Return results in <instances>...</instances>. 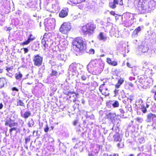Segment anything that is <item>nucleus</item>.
I'll list each match as a JSON object with an SVG mask.
<instances>
[{
	"mask_svg": "<svg viewBox=\"0 0 156 156\" xmlns=\"http://www.w3.org/2000/svg\"><path fill=\"white\" fill-rule=\"evenodd\" d=\"M149 48L147 43L143 42L141 45L138 46L136 51V54L140 55L143 53L148 52Z\"/></svg>",
	"mask_w": 156,
	"mask_h": 156,
	"instance_id": "obj_5",
	"label": "nucleus"
},
{
	"mask_svg": "<svg viewBox=\"0 0 156 156\" xmlns=\"http://www.w3.org/2000/svg\"><path fill=\"white\" fill-rule=\"evenodd\" d=\"M85 116H86V118L87 120L89 119L91 120L94 119V116L90 112L87 113V112H86Z\"/></svg>",
	"mask_w": 156,
	"mask_h": 156,
	"instance_id": "obj_28",
	"label": "nucleus"
},
{
	"mask_svg": "<svg viewBox=\"0 0 156 156\" xmlns=\"http://www.w3.org/2000/svg\"><path fill=\"white\" fill-rule=\"evenodd\" d=\"M141 30V28L140 26L136 28L133 31L132 34V37L133 38H135L138 35L139 32Z\"/></svg>",
	"mask_w": 156,
	"mask_h": 156,
	"instance_id": "obj_19",
	"label": "nucleus"
},
{
	"mask_svg": "<svg viewBox=\"0 0 156 156\" xmlns=\"http://www.w3.org/2000/svg\"><path fill=\"white\" fill-rule=\"evenodd\" d=\"M143 101L141 99H138L136 102V105L138 107L140 106V105H143Z\"/></svg>",
	"mask_w": 156,
	"mask_h": 156,
	"instance_id": "obj_35",
	"label": "nucleus"
},
{
	"mask_svg": "<svg viewBox=\"0 0 156 156\" xmlns=\"http://www.w3.org/2000/svg\"><path fill=\"white\" fill-rule=\"evenodd\" d=\"M134 19H130L129 20L122 21V24L126 27H129L132 25L134 22Z\"/></svg>",
	"mask_w": 156,
	"mask_h": 156,
	"instance_id": "obj_15",
	"label": "nucleus"
},
{
	"mask_svg": "<svg viewBox=\"0 0 156 156\" xmlns=\"http://www.w3.org/2000/svg\"><path fill=\"white\" fill-rule=\"evenodd\" d=\"M138 141L140 144H143L145 141V140L143 137H140L138 139Z\"/></svg>",
	"mask_w": 156,
	"mask_h": 156,
	"instance_id": "obj_42",
	"label": "nucleus"
},
{
	"mask_svg": "<svg viewBox=\"0 0 156 156\" xmlns=\"http://www.w3.org/2000/svg\"><path fill=\"white\" fill-rule=\"evenodd\" d=\"M34 122L33 119H32L29 121L27 125L28 127H31L32 126H33L34 125Z\"/></svg>",
	"mask_w": 156,
	"mask_h": 156,
	"instance_id": "obj_40",
	"label": "nucleus"
},
{
	"mask_svg": "<svg viewBox=\"0 0 156 156\" xmlns=\"http://www.w3.org/2000/svg\"><path fill=\"white\" fill-rule=\"evenodd\" d=\"M134 3L141 13L149 12L154 10L156 5V2L153 0H137Z\"/></svg>",
	"mask_w": 156,
	"mask_h": 156,
	"instance_id": "obj_1",
	"label": "nucleus"
},
{
	"mask_svg": "<svg viewBox=\"0 0 156 156\" xmlns=\"http://www.w3.org/2000/svg\"><path fill=\"white\" fill-rule=\"evenodd\" d=\"M98 39L100 40L105 41L107 40L106 35L102 32H100L98 35Z\"/></svg>",
	"mask_w": 156,
	"mask_h": 156,
	"instance_id": "obj_23",
	"label": "nucleus"
},
{
	"mask_svg": "<svg viewBox=\"0 0 156 156\" xmlns=\"http://www.w3.org/2000/svg\"><path fill=\"white\" fill-rule=\"evenodd\" d=\"M73 124L74 126H76L77 125H78L79 124L78 123V121L77 120H74L73 122Z\"/></svg>",
	"mask_w": 156,
	"mask_h": 156,
	"instance_id": "obj_51",
	"label": "nucleus"
},
{
	"mask_svg": "<svg viewBox=\"0 0 156 156\" xmlns=\"http://www.w3.org/2000/svg\"><path fill=\"white\" fill-rule=\"evenodd\" d=\"M89 53L90 54H94V50L93 49H91L89 50Z\"/></svg>",
	"mask_w": 156,
	"mask_h": 156,
	"instance_id": "obj_56",
	"label": "nucleus"
},
{
	"mask_svg": "<svg viewBox=\"0 0 156 156\" xmlns=\"http://www.w3.org/2000/svg\"><path fill=\"white\" fill-rule=\"evenodd\" d=\"M73 141V142H76L77 141H78L77 139L76 138H73L72 139Z\"/></svg>",
	"mask_w": 156,
	"mask_h": 156,
	"instance_id": "obj_60",
	"label": "nucleus"
},
{
	"mask_svg": "<svg viewBox=\"0 0 156 156\" xmlns=\"http://www.w3.org/2000/svg\"><path fill=\"white\" fill-rule=\"evenodd\" d=\"M124 78H120L119 79L117 83L115 85V87L117 88H119L120 86L124 82Z\"/></svg>",
	"mask_w": 156,
	"mask_h": 156,
	"instance_id": "obj_29",
	"label": "nucleus"
},
{
	"mask_svg": "<svg viewBox=\"0 0 156 156\" xmlns=\"http://www.w3.org/2000/svg\"><path fill=\"white\" fill-rule=\"evenodd\" d=\"M57 57L58 60H59L65 61L66 58V56L64 55L58 54Z\"/></svg>",
	"mask_w": 156,
	"mask_h": 156,
	"instance_id": "obj_32",
	"label": "nucleus"
},
{
	"mask_svg": "<svg viewBox=\"0 0 156 156\" xmlns=\"http://www.w3.org/2000/svg\"><path fill=\"white\" fill-rule=\"evenodd\" d=\"M50 75L51 76H56L59 75V73L57 72L56 71L52 70L51 73Z\"/></svg>",
	"mask_w": 156,
	"mask_h": 156,
	"instance_id": "obj_39",
	"label": "nucleus"
},
{
	"mask_svg": "<svg viewBox=\"0 0 156 156\" xmlns=\"http://www.w3.org/2000/svg\"><path fill=\"white\" fill-rule=\"evenodd\" d=\"M129 79L130 81H132L135 80V78L134 77L130 76L129 78Z\"/></svg>",
	"mask_w": 156,
	"mask_h": 156,
	"instance_id": "obj_57",
	"label": "nucleus"
},
{
	"mask_svg": "<svg viewBox=\"0 0 156 156\" xmlns=\"http://www.w3.org/2000/svg\"><path fill=\"white\" fill-rule=\"evenodd\" d=\"M109 102L111 104H112V106L114 108H117L119 106V104L118 101H110Z\"/></svg>",
	"mask_w": 156,
	"mask_h": 156,
	"instance_id": "obj_30",
	"label": "nucleus"
},
{
	"mask_svg": "<svg viewBox=\"0 0 156 156\" xmlns=\"http://www.w3.org/2000/svg\"><path fill=\"white\" fill-rule=\"evenodd\" d=\"M100 146L99 145L94 144H92L91 147V151L96 154H98L100 150Z\"/></svg>",
	"mask_w": 156,
	"mask_h": 156,
	"instance_id": "obj_14",
	"label": "nucleus"
},
{
	"mask_svg": "<svg viewBox=\"0 0 156 156\" xmlns=\"http://www.w3.org/2000/svg\"><path fill=\"white\" fill-rule=\"evenodd\" d=\"M78 77L80 78L82 80H85L87 78V73L83 71H80L78 73Z\"/></svg>",
	"mask_w": 156,
	"mask_h": 156,
	"instance_id": "obj_16",
	"label": "nucleus"
},
{
	"mask_svg": "<svg viewBox=\"0 0 156 156\" xmlns=\"http://www.w3.org/2000/svg\"><path fill=\"white\" fill-rule=\"evenodd\" d=\"M105 85V84L104 83L103 84H102L100 86L99 88V90L101 92H102V90L103 88V87H104V86Z\"/></svg>",
	"mask_w": 156,
	"mask_h": 156,
	"instance_id": "obj_50",
	"label": "nucleus"
},
{
	"mask_svg": "<svg viewBox=\"0 0 156 156\" xmlns=\"http://www.w3.org/2000/svg\"><path fill=\"white\" fill-rule=\"evenodd\" d=\"M55 20V19L48 18L44 20V25L45 30L49 31L54 28Z\"/></svg>",
	"mask_w": 156,
	"mask_h": 156,
	"instance_id": "obj_6",
	"label": "nucleus"
},
{
	"mask_svg": "<svg viewBox=\"0 0 156 156\" xmlns=\"http://www.w3.org/2000/svg\"><path fill=\"white\" fill-rule=\"evenodd\" d=\"M103 94L105 96H108L109 95L108 89L106 88L105 89V91L103 92Z\"/></svg>",
	"mask_w": 156,
	"mask_h": 156,
	"instance_id": "obj_45",
	"label": "nucleus"
},
{
	"mask_svg": "<svg viewBox=\"0 0 156 156\" xmlns=\"http://www.w3.org/2000/svg\"><path fill=\"white\" fill-rule=\"evenodd\" d=\"M17 129V128L16 127H13L9 129V133L10 135H12V131L13 130H16Z\"/></svg>",
	"mask_w": 156,
	"mask_h": 156,
	"instance_id": "obj_47",
	"label": "nucleus"
},
{
	"mask_svg": "<svg viewBox=\"0 0 156 156\" xmlns=\"http://www.w3.org/2000/svg\"><path fill=\"white\" fill-rule=\"evenodd\" d=\"M136 121L139 123H141L143 121V119L141 118L137 117L136 118Z\"/></svg>",
	"mask_w": 156,
	"mask_h": 156,
	"instance_id": "obj_48",
	"label": "nucleus"
},
{
	"mask_svg": "<svg viewBox=\"0 0 156 156\" xmlns=\"http://www.w3.org/2000/svg\"><path fill=\"white\" fill-rule=\"evenodd\" d=\"M119 111H120V112L122 114V116H124L123 115H122V114L125 113L124 111L123 110L122 108H120L119 109ZM120 115H121V114Z\"/></svg>",
	"mask_w": 156,
	"mask_h": 156,
	"instance_id": "obj_55",
	"label": "nucleus"
},
{
	"mask_svg": "<svg viewBox=\"0 0 156 156\" xmlns=\"http://www.w3.org/2000/svg\"><path fill=\"white\" fill-rule=\"evenodd\" d=\"M134 19V16L133 14L129 12L125 13L123 15L122 17V21L124 20H127L130 19Z\"/></svg>",
	"mask_w": 156,
	"mask_h": 156,
	"instance_id": "obj_11",
	"label": "nucleus"
},
{
	"mask_svg": "<svg viewBox=\"0 0 156 156\" xmlns=\"http://www.w3.org/2000/svg\"><path fill=\"white\" fill-rule=\"evenodd\" d=\"M128 84L130 87H133V85L131 82H129L128 83Z\"/></svg>",
	"mask_w": 156,
	"mask_h": 156,
	"instance_id": "obj_62",
	"label": "nucleus"
},
{
	"mask_svg": "<svg viewBox=\"0 0 156 156\" xmlns=\"http://www.w3.org/2000/svg\"><path fill=\"white\" fill-rule=\"evenodd\" d=\"M6 79L3 77L0 78V88L3 87L5 84L6 83Z\"/></svg>",
	"mask_w": 156,
	"mask_h": 156,
	"instance_id": "obj_25",
	"label": "nucleus"
},
{
	"mask_svg": "<svg viewBox=\"0 0 156 156\" xmlns=\"http://www.w3.org/2000/svg\"><path fill=\"white\" fill-rule=\"evenodd\" d=\"M33 61L34 66L38 67L40 66L42 64L43 57L39 55H35L34 56Z\"/></svg>",
	"mask_w": 156,
	"mask_h": 156,
	"instance_id": "obj_10",
	"label": "nucleus"
},
{
	"mask_svg": "<svg viewBox=\"0 0 156 156\" xmlns=\"http://www.w3.org/2000/svg\"><path fill=\"white\" fill-rule=\"evenodd\" d=\"M12 91H15L17 92L19 90L16 87H14L12 88Z\"/></svg>",
	"mask_w": 156,
	"mask_h": 156,
	"instance_id": "obj_58",
	"label": "nucleus"
},
{
	"mask_svg": "<svg viewBox=\"0 0 156 156\" xmlns=\"http://www.w3.org/2000/svg\"><path fill=\"white\" fill-rule=\"evenodd\" d=\"M140 69L137 67H133L132 68L131 72L133 75L134 76L137 75L139 74Z\"/></svg>",
	"mask_w": 156,
	"mask_h": 156,
	"instance_id": "obj_21",
	"label": "nucleus"
},
{
	"mask_svg": "<svg viewBox=\"0 0 156 156\" xmlns=\"http://www.w3.org/2000/svg\"><path fill=\"white\" fill-rule=\"evenodd\" d=\"M30 136H29L28 137H26L25 139V143L27 144L28 142H30Z\"/></svg>",
	"mask_w": 156,
	"mask_h": 156,
	"instance_id": "obj_46",
	"label": "nucleus"
},
{
	"mask_svg": "<svg viewBox=\"0 0 156 156\" xmlns=\"http://www.w3.org/2000/svg\"><path fill=\"white\" fill-rule=\"evenodd\" d=\"M94 154H95L94 153H92L91 151L90 153H89L88 154L89 156H94Z\"/></svg>",
	"mask_w": 156,
	"mask_h": 156,
	"instance_id": "obj_63",
	"label": "nucleus"
},
{
	"mask_svg": "<svg viewBox=\"0 0 156 156\" xmlns=\"http://www.w3.org/2000/svg\"><path fill=\"white\" fill-rule=\"evenodd\" d=\"M81 127L80 126V125L79 124L78 126L76 128V131L78 132H80L81 131Z\"/></svg>",
	"mask_w": 156,
	"mask_h": 156,
	"instance_id": "obj_53",
	"label": "nucleus"
},
{
	"mask_svg": "<svg viewBox=\"0 0 156 156\" xmlns=\"http://www.w3.org/2000/svg\"><path fill=\"white\" fill-rule=\"evenodd\" d=\"M106 117L111 121L112 123L110 124V125H111L112 123L113 125V126L112 128V130H114L115 128L119 127L121 121L120 119L117 118L118 116L116 115L115 113L109 112L106 115Z\"/></svg>",
	"mask_w": 156,
	"mask_h": 156,
	"instance_id": "obj_3",
	"label": "nucleus"
},
{
	"mask_svg": "<svg viewBox=\"0 0 156 156\" xmlns=\"http://www.w3.org/2000/svg\"><path fill=\"white\" fill-rule=\"evenodd\" d=\"M155 118H156V115L154 114L150 113L147 115L146 122H151Z\"/></svg>",
	"mask_w": 156,
	"mask_h": 156,
	"instance_id": "obj_17",
	"label": "nucleus"
},
{
	"mask_svg": "<svg viewBox=\"0 0 156 156\" xmlns=\"http://www.w3.org/2000/svg\"><path fill=\"white\" fill-rule=\"evenodd\" d=\"M22 76L23 75L20 72H19L18 73H16L15 75L16 79L19 80H21Z\"/></svg>",
	"mask_w": 156,
	"mask_h": 156,
	"instance_id": "obj_33",
	"label": "nucleus"
},
{
	"mask_svg": "<svg viewBox=\"0 0 156 156\" xmlns=\"http://www.w3.org/2000/svg\"><path fill=\"white\" fill-rule=\"evenodd\" d=\"M78 73L75 64H72L69 66L68 73L69 77L73 78L75 77H78Z\"/></svg>",
	"mask_w": 156,
	"mask_h": 156,
	"instance_id": "obj_7",
	"label": "nucleus"
},
{
	"mask_svg": "<svg viewBox=\"0 0 156 156\" xmlns=\"http://www.w3.org/2000/svg\"><path fill=\"white\" fill-rule=\"evenodd\" d=\"M95 28V25L94 23H90L82 27V33L84 35L90 36L94 33Z\"/></svg>",
	"mask_w": 156,
	"mask_h": 156,
	"instance_id": "obj_4",
	"label": "nucleus"
},
{
	"mask_svg": "<svg viewBox=\"0 0 156 156\" xmlns=\"http://www.w3.org/2000/svg\"><path fill=\"white\" fill-rule=\"evenodd\" d=\"M17 123L15 122L14 121H12V120L11 122H10V124L9 125V127H12L13 126H16L17 125Z\"/></svg>",
	"mask_w": 156,
	"mask_h": 156,
	"instance_id": "obj_44",
	"label": "nucleus"
},
{
	"mask_svg": "<svg viewBox=\"0 0 156 156\" xmlns=\"http://www.w3.org/2000/svg\"><path fill=\"white\" fill-rule=\"evenodd\" d=\"M112 130L115 133L114 134L113 136L114 141L115 142H117L122 140V136L119 133V127L115 128L114 129V130Z\"/></svg>",
	"mask_w": 156,
	"mask_h": 156,
	"instance_id": "obj_9",
	"label": "nucleus"
},
{
	"mask_svg": "<svg viewBox=\"0 0 156 156\" xmlns=\"http://www.w3.org/2000/svg\"><path fill=\"white\" fill-rule=\"evenodd\" d=\"M73 49L77 52L82 53L86 49V45L84 44L82 38L78 37L73 42Z\"/></svg>",
	"mask_w": 156,
	"mask_h": 156,
	"instance_id": "obj_2",
	"label": "nucleus"
},
{
	"mask_svg": "<svg viewBox=\"0 0 156 156\" xmlns=\"http://www.w3.org/2000/svg\"><path fill=\"white\" fill-rule=\"evenodd\" d=\"M110 14L111 15H113L114 16H115V15H117L115 13V12L113 11L110 12Z\"/></svg>",
	"mask_w": 156,
	"mask_h": 156,
	"instance_id": "obj_61",
	"label": "nucleus"
},
{
	"mask_svg": "<svg viewBox=\"0 0 156 156\" xmlns=\"http://www.w3.org/2000/svg\"><path fill=\"white\" fill-rule=\"evenodd\" d=\"M71 29L70 23H65L61 26L59 30L62 33L67 34Z\"/></svg>",
	"mask_w": 156,
	"mask_h": 156,
	"instance_id": "obj_8",
	"label": "nucleus"
},
{
	"mask_svg": "<svg viewBox=\"0 0 156 156\" xmlns=\"http://www.w3.org/2000/svg\"><path fill=\"white\" fill-rule=\"evenodd\" d=\"M11 121L12 119L10 118L6 119L5 122V125L6 126H9Z\"/></svg>",
	"mask_w": 156,
	"mask_h": 156,
	"instance_id": "obj_41",
	"label": "nucleus"
},
{
	"mask_svg": "<svg viewBox=\"0 0 156 156\" xmlns=\"http://www.w3.org/2000/svg\"><path fill=\"white\" fill-rule=\"evenodd\" d=\"M128 98H127L126 97L123 100L122 102L123 103L125 104H126L127 103V101H128Z\"/></svg>",
	"mask_w": 156,
	"mask_h": 156,
	"instance_id": "obj_52",
	"label": "nucleus"
},
{
	"mask_svg": "<svg viewBox=\"0 0 156 156\" xmlns=\"http://www.w3.org/2000/svg\"><path fill=\"white\" fill-rule=\"evenodd\" d=\"M23 49L24 52V53H27L29 51V50L28 48H23Z\"/></svg>",
	"mask_w": 156,
	"mask_h": 156,
	"instance_id": "obj_59",
	"label": "nucleus"
},
{
	"mask_svg": "<svg viewBox=\"0 0 156 156\" xmlns=\"http://www.w3.org/2000/svg\"><path fill=\"white\" fill-rule=\"evenodd\" d=\"M138 82L141 85H143L145 82L143 78L140 76H138Z\"/></svg>",
	"mask_w": 156,
	"mask_h": 156,
	"instance_id": "obj_36",
	"label": "nucleus"
},
{
	"mask_svg": "<svg viewBox=\"0 0 156 156\" xmlns=\"http://www.w3.org/2000/svg\"><path fill=\"white\" fill-rule=\"evenodd\" d=\"M17 106H24V104L21 100L17 99Z\"/></svg>",
	"mask_w": 156,
	"mask_h": 156,
	"instance_id": "obj_38",
	"label": "nucleus"
},
{
	"mask_svg": "<svg viewBox=\"0 0 156 156\" xmlns=\"http://www.w3.org/2000/svg\"><path fill=\"white\" fill-rule=\"evenodd\" d=\"M109 156H119V154H114L110 155Z\"/></svg>",
	"mask_w": 156,
	"mask_h": 156,
	"instance_id": "obj_64",
	"label": "nucleus"
},
{
	"mask_svg": "<svg viewBox=\"0 0 156 156\" xmlns=\"http://www.w3.org/2000/svg\"><path fill=\"white\" fill-rule=\"evenodd\" d=\"M68 9L67 8H65L62 10L59 13V16L60 17L64 18L68 15Z\"/></svg>",
	"mask_w": 156,
	"mask_h": 156,
	"instance_id": "obj_20",
	"label": "nucleus"
},
{
	"mask_svg": "<svg viewBox=\"0 0 156 156\" xmlns=\"http://www.w3.org/2000/svg\"><path fill=\"white\" fill-rule=\"evenodd\" d=\"M39 48V44L38 43L34 44L31 47V49L32 50L37 51Z\"/></svg>",
	"mask_w": 156,
	"mask_h": 156,
	"instance_id": "obj_31",
	"label": "nucleus"
},
{
	"mask_svg": "<svg viewBox=\"0 0 156 156\" xmlns=\"http://www.w3.org/2000/svg\"><path fill=\"white\" fill-rule=\"evenodd\" d=\"M45 35L44 34L43 36V38L41 40V43L44 48V49L48 47V44L47 38L45 37Z\"/></svg>",
	"mask_w": 156,
	"mask_h": 156,
	"instance_id": "obj_22",
	"label": "nucleus"
},
{
	"mask_svg": "<svg viewBox=\"0 0 156 156\" xmlns=\"http://www.w3.org/2000/svg\"><path fill=\"white\" fill-rule=\"evenodd\" d=\"M85 0H69L68 3L70 4H76L84 1Z\"/></svg>",
	"mask_w": 156,
	"mask_h": 156,
	"instance_id": "obj_27",
	"label": "nucleus"
},
{
	"mask_svg": "<svg viewBox=\"0 0 156 156\" xmlns=\"http://www.w3.org/2000/svg\"><path fill=\"white\" fill-rule=\"evenodd\" d=\"M138 108H139L141 109L144 113H146L147 112V109L145 108V106L144 105H140V106H139Z\"/></svg>",
	"mask_w": 156,
	"mask_h": 156,
	"instance_id": "obj_34",
	"label": "nucleus"
},
{
	"mask_svg": "<svg viewBox=\"0 0 156 156\" xmlns=\"http://www.w3.org/2000/svg\"><path fill=\"white\" fill-rule=\"evenodd\" d=\"M49 127L48 125L47 124L45 125V127L44 128V132L46 133H47L48 132L49 130Z\"/></svg>",
	"mask_w": 156,
	"mask_h": 156,
	"instance_id": "obj_49",
	"label": "nucleus"
},
{
	"mask_svg": "<svg viewBox=\"0 0 156 156\" xmlns=\"http://www.w3.org/2000/svg\"><path fill=\"white\" fill-rule=\"evenodd\" d=\"M35 38L34 36L31 34H30L28 37L27 39V41L23 42L22 43L23 45L28 44L30 42L33 41Z\"/></svg>",
	"mask_w": 156,
	"mask_h": 156,
	"instance_id": "obj_18",
	"label": "nucleus"
},
{
	"mask_svg": "<svg viewBox=\"0 0 156 156\" xmlns=\"http://www.w3.org/2000/svg\"><path fill=\"white\" fill-rule=\"evenodd\" d=\"M21 116L23 118L27 119L31 115V112L29 111H27L24 113L23 114L22 112H21Z\"/></svg>",
	"mask_w": 156,
	"mask_h": 156,
	"instance_id": "obj_24",
	"label": "nucleus"
},
{
	"mask_svg": "<svg viewBox=\"0 0 156 156\" xmlns=\"http://www.w3.org/2000/svg\"><path fill=\"white\" fill-rule=\"evenodd\" d=\"M110 32L114 34H115L118 33L119 31L117 29H116L115 28L112 27L111 30L110 31Z\"/></svg>",
	"mask_w": 156,
	"mask_h": 156,
	"instance_id": "obj_37",
	"label": "nucleus"
},
{
	"mask_svg": "<svg viewBox=\"0 0 156 156\" xmlns=\"http://www.w3.org/2000/svg\"><path fill=\"white\" fill-rule=\"evenodd\" d=\"M107 62L109 65L115 66L117 65V62L114 61H112L111 59L109 58H107Z\"/></svg>",
	"mask_w": 156,
	"mask_h": 156,
	"instance_id": "obj_26",
	"label": "nucleus"
},
{
	"mask_svg": "<svg viewBox=\"0 0 156 156\" xmlns=\"http://www.w3.org/2000/svg\"><path fill=\"white\" fill-rule=\"evenodd\" d=\"M62 44L65 47L66 46L68 45V43L67 41H65L62 43Z\"/></svg>",
	"mask_w": 156,
	"mask_h": 156,
	"instance_id": "obj_54",
	"label": "nucleus"
},
{
	"mask_svg": "<svg viewBox=\"0 0 156 156\" xmlns=\"http://www.w3.org/2000/svg\"><path fill=\"white\" fill-rule=\"evenodd\" d=\"M119 143L117 144L118 147L120 148H122L124 147V144L122 142V140L118 141Z\"/></svg>",
	"mask_w": 156,
	"mask_h": 156,
	"instance_id": "obj_43",
	"label": "nucleus"
},
{
	"mask_svg": "<svg viewBox=\"0 0 156 156\" xmlns=\"http://www.w3.org/2000/svg\"><path fill=\"white\" fill-rule=\"evenodd\" d=\"M119 4L120 5H123L122 0H113V2H110L109 3V6L112 9H114L116 7V5Z\"/></svg>",
	"mask_w": 156,
	"mask_h": 156,
	"instance_id": "obj_12",
	"label": "nucleus"
},
{
	"mask_svg": "<svg viewBox=\"0 0 156 156\" xmlns=\"http://www.w3.org/2000/svg\"><path fill=\"white\" fill-rule=\"evenodd\" d=\"M95 63L94 61H92L90 62L87 65V68L88 72L91 73L93 74L94 68L95 67Z\"/></svg>",
	"mask_w": 156,
	"mask_h": 156,
	"instance_id": "obj_13",
	"label": "nucleus"
}]
</instances>
